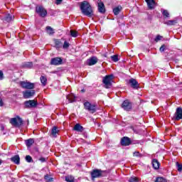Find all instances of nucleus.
<instances>
[{"label":"nucleus","mask_w":182,"mask_h":182,"mask_svg":"<svg viewBox=\"0 0 182 182\" xmlns=\"http://www.w3.org/2000/svg\"><path fill=\"white\" fill-rule=\"evenodd\" d=\"M2 164V160L0 159V165Z\"/></svg>","instance_id":"09e8293b"},{"label":"nucleus","mask_w":182,"mask_h":182,"mask_svg":"<svg viewBox=\"0 0 182 182\" xmlns=\"http://www.w3.org/2000/svg\"><path fill=\"white\" fill-rule=\"evenodd\" d=\"M4 79V73L0 70V80H2Z\"/></svg>","instance_id":"c03bdc74"},{"label":"nucleus","mask_w":182,"mask_h":182,"mask_svg":"<svg viewBox=\"0 0 182 182\" xmlns=\"http://www.w3.org/2000/svg\"><path fill=\"white\" fill-rule=\"evenodd\" d=\"M134 156L135 157H140L141 156V154H140V152H139V151H135V152H134Z\"/></svg>","instance_id":"a19ab883"},{"label":"nucleus","mask_w":182,"mask_h":182,"mask_svg":"<svg viewBox=\"0 0 182 182\" xmlns=\"http://www.w3.org/2000/svg\"><path fill=\"white\" fill-rule=\"evenodd\" d=\"M155 182H167L166 179H164L163 177H158L156 178Z\"/></svg>","instance_id":"c9c22d12"},{"label":"nucleus","mask_w":182,"mask_h":182,"mask_svg":"<svg viewBox=\"0 0 182 182\" xmlns=\"http://www.w3.org/2000/svg\"><path fill=\"white\" fill-rule=\"evenodd\" d=\"M161 38H163L161 36H157L155 38V42H158L159 41H161Z\"/></svg>","instance_id":"37998d69"},{"label":"nucleus","mask_w":182,"mask_h":182,"mask_svg":"<svg viewBox=\"0 0 182 182\" xmlns=\"http://www.w3.org/2000/svg\"><path fill=\"white\" fill-rule=\"evenodd\" d=\"M122 8L121 6H118L117 7H115L113 9V12L114 15H119V14H120V11H122Z\"/></svg>","instance_id":"393cba45"},{"label":"nucleus","mask_w":182,"mask_h":182,"mask_svg":"<svg viewBox=\"0 0 182 182\" xmlns=\"http://www.w3.org/2000/svg\"><path fill=\"white\" fill-rule=\"evenodd\" d=\"M40 161H41V163H45V161H46V159L41 157L39 159Z\"/></svg>","instance_id":"a18cd8bd"},{"label":"nucleus","mask_w":182,"mask_h":182,"mask_svg":"<svg viewBox=\"0 0 182 182\" xmlns=\"http://www.w3.org/2000/svg\"><path fill=\"white\" fill-rule=\"evenodd\" d=\"M36 12L40 15V16H42V18H45V16L48 15V11L42 6L37 7Z\"/></svg>","instance_id":"1a4fd4ad"},{"label":"nucleus","mask_w":182,"mask_h":182,"mask_svg":"<svg viewBox=\"0 0 182 182\" xmlns=\"http://www.w3.org/2000/svg\"><path fill=\"white\" fill-rule=\"evenodd\" d=\"M24 68H28V69H31L32 66H33V64L32 62L25 63L23 65Z\"/></svg>","instance_id":"2f4dec72"},{"label":"nucleus","mask_w":182,"mask_h":182,"mask_svg":"<svg viewBox=\"0 0 182 182\" xmlns=\"http://www.w3.org/2000/svg\"><path fill=\"white\" fill-rule=\"evenodd\" d=\"M46 32L48 35H53V33H55V30L50 26H47Z\"/></svg>","instance_id":"a878e982"},{"label":"nucleus","mask_w":182,"mask_h":182,"mask_svg":"<svg viewBox=\"0 0 182 182\" xmlns=\"http://www.w3.org/2000/svg\"><path fill=\"white\" fill-rule=\"evenodd\" d=\"M81 92H85V90H82V91Z\"/></svg>","instance_id":"8fccbe9b"},{"label":"nucleus","mask_w":182,"mask_h":182,"mask_svg":"<svg viewBox=\"0 0 182 182\" xmlns=\"http://www.w3.org/2000/svg\"><path fill=\"white\" fill-rule=\"evenodd\" d=\"M66 97L68 100V103H73V102H76V97L72 94L67 95Z\"/></svg>","instance_id":"6ab92c4d"},{"label":"nucleus","mask_w":182,"mask_h":182,"mask_svg":"<svg viewBox=\"0 0 182 182\" xmlns=\"http://www.w3.org/2000/svg\"><path fill=\"white\" fill-rule=\"evenodd\" d=\"M70 35H71V36H73V38H76L77 36V31L71 30Z\"/></svg>","instance_id":"e433bc0d"},{"label":"nucleus","mask_w":182,"mask_h":182,"mask_svg":"<svg viewBox=\"0 0 182 182\" xmlns=\"http://www.w3.org/2000/svg\"><path fill=\"white\" fill-rule=\"evenodd\" d=\"M84 108L85 110H87L90 113H95V112L97 110V107L95 104H91L89 102H85L84 103Z\"/></svg>","instance_id":"7ed1b4c3"},{"label":"nucleus","mask_w":182,"mask_h":182,"mask_svg":"<svg viewBox=\"0 0 182 182\" xmlns=\"http://www.w3.org/2000/svg\"><path fill=\"white\" fill-rule=\"evenodd\" d=\"M62 1L63 0H56V4L57 5H60V4H62Z\"/></svg>","instance_id":"49530a36"},{"label":"nucleus","mask_w":182,"mask_h":182,"mask_svg":"<svg viewBox=\"0 0 182 182\" xmlns=\"http://www.w3.org/2000/svg\"><path fill=\"white\" fill-rule=\"evenodd\" d=\"M62 46L63 49H68L70 46V44L68 41H65Z\"/></svg>","instance_id":"f704fd0d"},{"label":"nucleus","mask_w":182,"mask_h":182,"mask_svg":"<svg viewBox=\"0 0 182 182\" xmlns=\"http://www.w3.org/2000/svg\"><path fill=\"white\" fill-rule=\"evenodd\" d=\"M121 107L124 109V110L129 112V110H132V102H129V100H126L122 102Z\"/></svg>","instance_id":"6e6552de"},{"label":"nucleus","mask_w":182,"mask_h":182,"mask_svg":"<svg viewBox=\"0 0 182 182\" xmlns=\"http://www.w3.org/2000/svg\"><path fill=\"white\" fill-rule=\"evenodd\" d=\"M111 59L112 60H113V62H119V55H114L111 56Z\"/></svg>","instance_id":"72a5a7b5"},{"label":"nucleus","mask_w":182,"mask_h":182,"mask_svg":"<svg viewBox=\"0 0 182 182\" xmlns=\"http://www.w3.org/2000/svg\"><path fill=\"white\" fill-rule=\"evenodd\" d=\"M25 143L27 147H31V146L35 143V140L33 139H28L25 141Z\"/></svg>","instance_id":"4be33fe9"},{"label":"nucleus","mask_w":182,"mask_h":182,"mask_svg":"<svg viewBox=\"0 0 182 182\" xmlns=\"http://www.w3.org/2000/svg\"><path fill=\"white\" fill-rule=\"evenodd\" d=\"M103 173H105V171H102L100 169H94L91 172L92 180L95 181V178H99L100 177H102Z\"/></svg>","instance_id":"39448f33"},{"label":"nucleus","mask_w":182,"mask_h":182,"mask_svg":"<svg viewBox=\"0 0 182 182\" xmlns=\"http://www.w3.org/2000/svg\"><path fill=\"white\" fill-rule=\"evenodd\" d=\"M35 95V90H26L23 92V96L24 99H30V97H32V96H34Z\"/></svg>","instance_id":"9d476101"},{"label":"nucleus","mask_w":182,"mask_h":182,"mask_svg":"<svg viewBox=\"0 0 182 182\" xmlns=\"http://www.w3.org/2000/svg\"><path fill=\"white\" fill-rule=\"evenodd\" d=\"M0 106H4V102H2V99L0 98Z\"/></svg>","instance_id":"de8ad7c7"},{"label":"nucleus","mask_w":182,"mask_h":182,"mask_svg":"<svg viewBox=\"0 0 182 182\" xmlns=\"http://www.w3.org/2000/svg\"><path fill=\"white\" fill-rule=\"evenodd\" d=\"M98 11L101 14H105L106 10L105 9V4H103V2L98 3Z\"/></svg>","instance_id":"f3484780"},{"label":"nucleus","mask_w":182,"mask_h":182,"mask_svg":"<svg viewBox=\"0 0 182 182\" xmlns=\"http://www.w3.org/2000/svg\"><path fill=\"white\" fill-rule=\"evenodd\" d=\"M58 133H59V129H58V127H53L51 131L53 137H56V134H58Z\"/></svg>","instance_id":"b1692460"},{"label":"nucleus","mask_w":182,"mask_h":182,"mask_svg":"<svg viewBox=\"0 0 182 182\" xmlns=\"http://www.w3.org/2000/svg\"><path fill=\"white\" fill-rule=\"evenodd\" d=\"M6 22H11L14 19V16L8 14L5 18Z\"/></svg>","instance_id":"7c9ffc66"},{"label":"nucleus","mask_w":182,"mask_h":182,"mask_svg":"<svg viewBox=\"0 0 182 182\" xmlns=\"http://www.w3.org/2000/svg\"><path fill=\"white\" fill-rule=\"evenodd\" d=\"M65 181L75 182V178L72 176H65Z\"/></svg>","instance_id":"c85d7f7f"},{"label":"nucleus","mask_w":182,"mask_h":182,"mask_svg":"<svg viewBox=\"0 0 182 182\" xmlns=\"http://www.w3.org/2000/svg\"><path fill=\"white\" fill-rule=\"evenodd\" d=\"M41 82L42 83L43 86H46V83H48V78L46 76L42 75L40 77Z\"/></svg>","instance_id":"5701e85b"},{"label":"nucleus","mask_w":182,"mask_h":182,"mask_svg":"<svg viewBox=\"0 0 182 182\" xmlns=\"http://www.w3.org/2000/svg\"><path fill=\"white\" fill-rule=\"evenodd\" d=\"M129 83L131 85V87H133V89H139V82H137L135 79H130Z\"/></svg>","instance_id":"dca6fc26"},{"label":"nucleus","mask_w":182,"mask_h":182,"mask_svg":"<svg viewBox=\"0 0 182 182\" xmlns=\"http://www.w3.org/2000/svg\"><path fill=\"white\" fill-rule=\"evenodd\" d=\"M10 123L12 126H14V127H19L23 124V121L22 120V118L17 116L16 117L11 118L10 119Z\"/></svg>","instance_id":"20e7f679"},{"label":"nucleus","mask_w":182,"mask_h":182,"mask_svg":"<svg viewBox=\"0 0 182 182\" xmlns=\"http://www.w3.org/2000/svg\"><path fill=\"white\" fill-rule=\"evenodd\" d=\"M63 60L60 58H54L51 59L50 65H54L55 66H58L59 65H62Z\"/></svg>","instance_id":"f8f14e48"},{"label":"nucleus","mask_w":182,"mask_h":182,"mask_svg":"<svg viewBox=\"0 0 182 182\" xmlns=\"http://www.w3.org/2000/svg\"><path fill=\"white\" fill-rule=\"evenodd\" d=\"M55 47L57 48V49H59V48H62V46H63L62 42L59 40H55Z\"/></svg>","instance_id":"c756f323"},{"label":"nucleus","mask_w":182,"mask_h":182,"mask_svg":"<svg viewBox=\"0 0 182 182\" xmlns=\"http://www.w3.org/2000/svg\"><path fill=\"white\" fill-rule=\"evenodd\" d=\"M20 85L23 89H34L35 87V83L29 82L28 81H21L20 82Z\"/></svg>","instance_id":"0eeeda50"},{"label":"nucleus","mask_w":182,"mask_h":182,"mask_svg":"<svg viewBox=\"0 0 182 182\" xmlns=\"http://www.w3.org/2000/svg\"><path fill=\"white\" fill-rule=\"evenodd\" d=\"M44 178H45L46 182H52V181H53V178H52L50 177V176H49V175H46Z\"/></svg>","instance_id":"473e14b6"},{"label":"nucleus","mask_w":182,"mask_h":182,"mask_svg":"<svg viewBox=\"0 0 182 182\" xmlns=\"http://www.w3.org/2000/svg\"><path fill=\"white\" fill-rule=\"evenodd\" d=\"M176 164L178 171H182V164H179L178 162H176Z\"/></svg>","instance_id":"58836bf2"},{"label":"nucleus","mask_w":182,"mask_h":182,"mask_svg":"<svg viewBox=\"0 0 182 182\" xmlns=\"http://www.w3.org/2000/svg\"><path fill=\"white\" fill-rule=\"evenodd\" d=\"M174 119L175 120H181L182 119V108L181 107H178L176 109V111L175 112V114H174Z\"/></svg>","instance_id":"9b49d317"},{"label":"nucleus","mask_w":182,"mask_h":182,"mask_svg":"<svg viewBox=\"0 0 182 182\" xmlns=\"http://www.w3.org/2000/svg\"><path fill=\"white\" fill-rule=\"evenodd\" d=\"M11 161H13V163H15V164H19L20 161H21V158H19L18 155H16L13 157L11 158Z\"/></svg>","instance_id":"aec40b11"},{"label":"nucleus","mask_w":182,"mask_h":182,"mask_svg":"<svg viewBox=\"0 0 182 182\" xmlns=\"http://www.w3.org/2000/svg\"><path fill=\"white\" fill-rule=\"evenodd\" d=\"M166 50V46L163 45L161 46V48H159L160 52H164V50Z\"/></svg>","instance_id":"79ce46f5"},{"label":"nucleus","mask_w":182,"mask_h":182,"mask_svg":"<svg viewBox=\"0 0 182 182\" xmlns=\"http://www.w3.org/2000/svg\"><path fill=\"white\" fill-rule=\"evenodd\" d=\"M129 182H139V178L136 177L132 176L129 180Z\"/></svg>","instance_id":"ea45409f"},{"label":"nucleus","mask_w":182,"mask_h":182,"mask_svg":"<svg viewBox=\"0 0 182 182\" xmlns=\"http://www.w3.org/2000/svg\"><path fill=\"white\" fill-rule=\"evenodd\" d=\"M26 160L28 163H32V161H33V160L32 159V156L29 155H27L26 156Z\"/></svg>","instance_id":"4c0bfd02"},{"label":"nucleus","mask_w":182,"mask_h":182,"mask_svg":"<svg viewBox=\"0 0 182 182\" xmlns=\"http://www.w3.org/2000/svg\"><path fill=\"white\" fill-rule=\"evenodd\" d=\"M148 5L149 9H154L156 8V1L154 0H145Z\"/></svg>","instance_id":"2eb2a0df"},{"label":"nucleus","mask_w":182,"mask_h":182,"mask_svg":"<svg viewBox=\"0 0 182 182\" xmlns=\"http://www.w3.org/2000/svg\"><path fill=\"white\" fill-rule=\"evenodd\" d=\"M152 166L155 170H159V168H160V163L159 161H157V159H153Z\"/></svg>","instance_id":"a211bd4d"},{"label":"nucleus","mask_w":182,"mask_h":182,"mask_svg":"<svg viewBox=\"0 0 182 182\" xmlns=\"http://www.w3.org/2000/svg\"><path fill=\"white\" fill-rule=\"evenodd\" d=\"M161 14L164 18H170V13H168V11L161 9Z\"/></svg>","instance_id":"bb28decb"},{"label":"nucleus","mask_w":182,"mask_h":182,"mask_svg":"<svg viewBox=\"0 0 182 182\" xmlns=\"http://www.w3.org/2000/svg\"><path fill=\"white\" fill-rule=\"evenodd\" d=\"M112 82H113V75H106L102 79V83H104L106 89L112 87Z\"/></svg>","instance_id":"f03ea898"},{"label":"nucleus","mask_w":182,"mask_h":182,"mask_svg":"<svg viewBox=\"0 0 182 182\" xmlns=\"http://www.w3.org/2000/svg\"><path fill=\"white\" fill-rule=\"evenodd\" d=\"M165 25H168V26H171L173 25H176V23H177V21L176 20H169L168 21H166Z\"/></svg>","instance_id":"cd10ccee"},{"label":"nucleus","mask_w":182,"mask_h":182,"mask_svg":"<svg viewBox=\"0 0 182 182\" xmlns=\"http://www.w3.org/2000/svg\"><path fill=\"white\" fill-rule=\"evenodd\" d=\"M38 106V101L33 100H28L24 102V107L26 109H32L33 107H36Z\"/></svg>","instance_id":"423d86ee"},{"label":"nucleus","mask_w":182,"mask_h":182,"mask_svg":"<svg viewBox=\"0 0 182 182\" xmlns=\"http://www.w3.org/2000/svg\"><path fill=\"white\" fill-rule=\"evenodd\" d=\"M130 144H132V140L130 139V138H129L127 136H124L121 139V145L122 146H130Z\"/></svg>","instance_id":"ddd939ff"},{"label":"nucleus","mask_w":182,"mask_h":182,"mask_svg":"<svg viewBox=\"0 0 182 182\" xmlns=\"http://www.w3.org/2000/svg\"><path fill=\"white\" fill-rule=\"evenodd\" d=\"M80 9L83 15L89 16V18L92 17V16L93 15V10H92V6H90L89 2L86 1H84L81 3Z\"/></svg>","instance_id":"f257e3e1"},{"label":"nucleus","mask_w":182,"mask_h":182,"mask_svg":"<svg viewBox=\"0 0 182 182\" xmlns=\"http://www.w3.org/2000/svg\"><path fill=\"white\" fill-rule=\"evenodd\" d=\"M73 130H75V132H83V127L81 126L80 124H76L73 127Z\"/></svg>","instance_id":"412c9836"},{"label":"nucleus","mask_w":182,"mask_h":182,"mask_svg":"<svg viewBox=\"0 0 182 182\" xmlns=\"http://www.w3.org/2000/svg\"><path fill=\"white\" fill-rule=\"evenodd\" d=\"M98 59L97 57H91L90 59L87 60V65L88 66H93V65H96L97 63Z\"/></svg>","instance_id":"4468645a"}]
</instances>
